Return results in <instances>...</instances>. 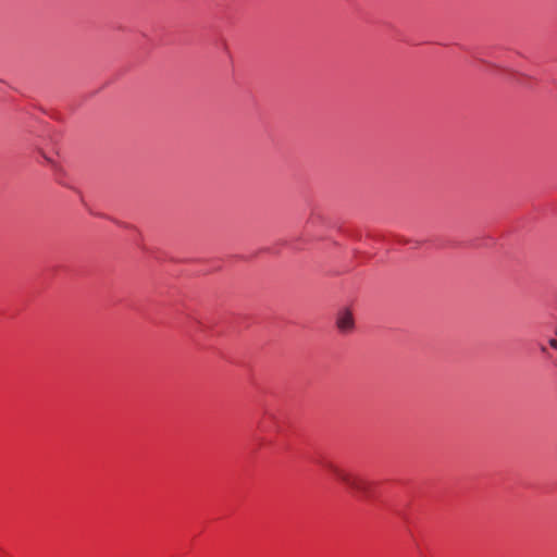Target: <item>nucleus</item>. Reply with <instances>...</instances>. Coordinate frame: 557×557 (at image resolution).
Segmentation results:
<instances>
[{
  "mask_svg": "<svg viewBox=\"0 0 557 557\" xmlns=\"http://www.w3.org/2000/svg\"><path fill=\"white\" fill-rule=\"evenodd\" d=\"M350 486L356 490V492L360 495L361 498H370L373 494L375 484L366 479H356L352 483L350 482Z\"/></svg>",
  "mask_w": 557,
  "mask_h": 557,
  "instance_id": "obj_1",
  "label": "nucleus"
},
{
  "mask_svg": "<svg viewBox=\"0 0 557 557\" xmlns=\"http://www.w3.org/2000/svg\"><path fill=\"white\" fill-rule=\"evenodd\" d=\"M336 326L341 332H346L348 329V308H343L336 319Z\"/></svg>",
  "mask_w": 557,
  "mask_h": 557,
  "instance_id": "obj_2",
  "label": "nucleus"
},
{
  "mask_svg": "<svg viewBox=\"0 0 557 557\" xmlns=\"http://www.w3.org/2000/svg\"><path fill=\"white\" fill-rule=\"evenodd\" d=\"M549 346L554 349H557V339H555V338L549 339Z\"/></svg>",
  "mask_w": 557,
  "mask_h": 557,
  "instance_id": "obj_3",
  "label": "nucleus"
},
{
  "mask_svg": "<svg viewBox=\"0 0 557 557\" xmlns=\"http://www.w3.org/2000/svg\"><path fill=\"white\" fill-rule=\"evenodd\" d=\"M331 471H333L337 476H342V473L334 466H330Z\"/></svg>",
  "mask_w": 557,
  "mask_h": 557,
  "instance_id": "obj_4",
  "label": "nucleus"
}]
</instances>
